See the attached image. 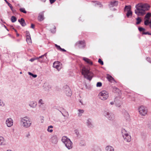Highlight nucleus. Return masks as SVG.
<instances>
[{
  "label": "nucleus",
  "mask_w": 151,
  "mask_h": 151,
  "mask_svg": "<svg viewBox=\"0 0 151 151\" xmlns=\"http://www.w3.org/2000/svg\"><path fill=\"white\" fill-rule=\"evenodd\" d=\"M103 114L109 120H113L114 119V115L109 111H104L103 113Z\"/></svg>",
  "instance_id": "6"
},
{
  "label": "nucleus",
  "mask_w": 151,
  "mask_h": 151,
  "mask_svg": "<svg viewBox=\"0 0 151 151\" xmlns=\"http://www.w3.org/2000/svg\"><path fill=\"white\" fill-rule=\"evenodd\" d=\"M124 140L128 142H130L131 140V137L129 136L124 138Z\"/></svg>",
  "instance_id": "30"
},
{
  "label": "nucleus",
  "mask_w": 151,
  "mask_h": 151,
  "mask_svg": "<svg viewBox=\"0 0 151 151\" xmlns=\"http://www.w3.org/2000/svg\"><path fill=\"white\" fill-rule=\"evenodd\" d=\"M86 124L89 128H92L94 127V125L92 122V120L90 119H89L87 120Z\"/></svg>",
  "instance_id": "13"
},
{
  "label": "nucleus",
  "mask_w": 151,
  "mask_h": 151,
  "mask_svg": "<svg viewBox=\"0 0 151 151\" xmlns=\"http://www.w3.org/2000/svg\"><path fill=\"white\" fill-rule=\"evenodd\" d=\"M6 124L8 127H10L13 124V120L11 118L7 119Z\"/></svg>",
  "instance_id": "12"
},
{
  "label": "nucleus",
  "mask_w": 151,
  "mask_h": 151,
  "mask_svg": "<svg viewBox=\"0 0 151 151\" xmlns=\"http://www.w3.org/2000/svg\"><path fill=\"white\" fill-rule=\"evenodd\" d=\"M20 119L21 124L23 127L27 128L31 126L32 122L30 119L27 116L21 118Z\"/></svg>",
  "instance_id": "2"
},
{
  "label": "nucleus",
  "mask_w": 151,
  "mask_h": 151,
  "mask_svg": "<svg viewBox=\"0 0 151 151\" xmlns=\"http://www.w3.org/2000/svg\"><path fill=\"white\" fill-rule=\"evenodd\" d=\"M5 145V142L3 137H0V145Z\"/></svg>",
  "instance_id": "25"
},
{
  "label": "nucleus",
  "mask_w": 151,
  "mask_h": 151,
  "mask_svg": "<svg viewBox=\"0 0 151 151\" xmlns=\"http://www.w3.org/2000/svg\"><path fill=\"white\" fill-rule=\"evenodd\" d=\"M99 98L101 100H105L109 97V93L105 90L101 91L99 94Z\"/></svg>",
  "instance_id": "5"
},
{
  "label": "nucleus",
  "mask_w": 151,
  "mask_h": 151,
  "mask_svg": "<svg viewBox=\"0 0 151 151\" xmlns=\"http://www.w3.org/2000/svg\"><path fill=\"white\" fill-rule=\"evenodd\" d=\"M37 105V103L36 102H34V101H32L31 102L30 104H29V106L32 108H35Z\"/></svg>",
  "instance_id": "23"
},
{
  "label": "nucleus",
  "mask_w": 151,
  "mask_h": 151,
  "mask_svg": "<svg viewBox=\"0 0 151 151\" xmlns=\"http://www.w3.org/2000/svg\"><path fill=\"white\" fill-rule=\"evenodd\" d=\"M44 19V12L40 13L38 17V19L40 21H42Z\"/></svg>",
  "instance_id": "14"
},
{
  "label": "nucleus",
  "mask_w": 151,
  "mask_h": 151,
  "mask_svg": "<svg viewBox=\"0 0 151 151\" xmlns=\"http://www.w3.org/2000/svg\"><path fill=\"white\" fill-rule=\"evenodd\" d=\"M60 63L59 61H55L53 63V67L56 68L58 70H59L60 69Z\"/></svg>",
  "instance_id": "11"
},
{
  "label": "nucleus",
  "mask_w": 151,
  "mask_h": 151,
  "mask_svg": "<svg viewBox=\"0 0 151 151\" xmlns=\"http://www.w3.org/2000/svg\"><path fill=\"white\" fill-rule=\"evenodd\" d=\"M40 1L43 2H45L46 0H40Z\"/></svg>",
  "instance_id": "60"
},
{
  "label": "nucleus",
  "mask_w": 151,
  "mask_h": 151,
  "mask_svg": "<svg viewBox=\"0 0 151 151\" xmlns=\"http://www.w3.org/2000/svg\"><path fill=\"white\" fill-rule=\"evenodd\" d=\"M2 27H4L5 28H6V26L5 25H4V24H2Z\"/></svg>",
  "instance_id": "61"
},
{
  "label": "nucleus",
  "mask_w": 151,
  "mask_h": 151,
  "mask_svg": "<svg viewBox=\"0 0 151 151\" xmlns=\"http://www.w3.org/2000/svg\"><path fill=\"white\" fill-rule=\"evenodd\" d=\"M17 20V18L14 16H12L11 18V21L12 22H15Z\"/></svg>",
  "instance_id": "33"
},
{
  "label": "nucleus",
  "mask_w": 151,
  "mask_h": 151,
  "mask_svg": "<svg viewBox=\"0 0 151 151\" xmlns=\"http://www.w3.org/2000/svg\"><path fill=\"white\" fill-rule=\"evenodd\" d=\"M131 11V6L130 5L126 6L124 9V12H128Z\"/></svg>",
  "instance_id": "24"
},
{
  "label": "nucleus",
  "mask_w": 151,
  "mask_h": 151,
  "mask_svg": "<svg viewBox=\"0 0 151 151\" xmlns=\"http://www.w3.org/2000/svg\"><path fill=\"white\" fill-rule=\"evenodd\" d=\"M26 41L29 44H30L31 43V39L30 37H26Z\"/></svg>",
  "instance_id": "28"
},
{
  "label": "nucleus",
  "mask_w": 151,
  "mask_h": 151,
  "mask_svg": "<svg viewBox=\"0 0 151 151\" xmlns=\"http://www.w3.org/2000/svg\"><path fill=\"white\" fill-rule=\"evenodd\" d=\"M97 5H99V6L100 7H102V4L99 2H96V3L94 5V6H96Z\"/></svg>",
  "instance_id": "40"
},
{
  "label": "nucleus",
  "mask_w": 151,
  "mask_h": 151,
  "mask_svg": "<svg viewBox=\"0 0 151 151\" xmlns=\"http://www.w3.org/2000/svg\"><path fill=\"white\" fill-rule=\"evenodd\" d=\"M130 136L127 133H127H126L125 134H124V135H123V137L124 138H125L127 137H128V136Z\"/></svg>",
  "instance_id": "50"
},
{
  "label": "nucleus",
  "mask_w": 151,
  "mask_h": 151,
  "mask_svg": "<svg viewBox=\"0 0 151 151\" xmlns=\"http://www.w3.org/2000/svg\"><path fill=\"white\" fill-rule=\"evenodd\" d=\"M118 2L117 1H111L109 5V6L110 7L116 6L118 5Z\"/></svg>",
  "instance_id": "16"
},
{
  "label": "nucleus",
  "mask_w": 151,
  "mask_h": 151,
  "mask_svg": "<svg viewBox=\"0 0 151 151\" xmlns=\"http://www.w3.org/2000/svg\"><path fill=\"white\" fill-rule=\"evenodd\" d=\"M146 60L148 61L149 62L151 63V61H150V59L149 57H147L146 59Z\"/></svg>",
  "instance_id": "52"
},
{
  "label": "nucleus",
  "mask_w": 151,
  "mask_h": 151,
  "mask_svg": "<svg viewBox=\"0 0 151 151\" xmlns=\"http://www.w3.org/2000/svg\"><path fill=\"white\" fill-rule=\"evenodd\" d=\"M30 134L29 132H28V134L26 135V137H29L30 136Z\"/></svg>",
  "instance_id": "57"
},
{
  "label": "nucleus",
  "mask_w": 151,
  "mask_h": 151,
  "mask_svg": "<svg viewBox=\"0 0 151 151\" xmlns=\"http://www.w3.org/2000/svg\"><path fill=\"white\" fill-rule=\"evenodd\" d=\"M110 104L111 105H113L114 104V102L113 101H112L110 102Z\"/></svg>",
  "instance_id": "62"
},
{
  "label": "nucleus",
  "mask_w": 151,
  "mask_h": 151,
  "mask_svg": "<svg viewBox=\"0 0 151 151\" xmlns=\"http://www.w3.org/2000/svg\"><path fill=\"white\" fill-rule=\"evenodd\" d=\"M78 116H82V114L84 112V110L83 109H79L78 110Z\"/></svg>",
  "instance_id": "26"
},
{
  "label": "nucleus",
  "mask_w": 151,
  "mask_h": 151,
  "mask_svg": "<svg viewBox=\"0 0 151 151\" xmlns=\"http://www.w3.org/2000/svg\"><path fill=\"white\" fill-rule=\"evenodd\" d=\"M83 60H84L85 62H86L89 65H93L92 62L88 58L85 57H83Z\"/></svg>",
  "instance_id": "17"
},
{
  "label": "nucleus",
  "mask_w": 151,
  "mask_h": 151,
  "mask_svg": "<svg viewBox=\"0 0 151 151\" xmlns=\"http://www.w3.org/2000/svg\"><path fill=\"white\" fill-rule=\"evenodd\" d=\"M38 104H40L39 106H40L41 105H43L44 104V102L42 99H40L38 101Z\"/></svg>",
  "instance_id": "34"
},
{
  "label": "nucleus",
  "mask_w": 151,
  "mask_h": 151,
  "mask_svg": "<svg viewBox=\"0 0 151 151\" xmlns=\"http://www.w3.org/2000/svg\"><path fill=\"white\" fill-rule=\"evenodd\" d=\"M18 21L22 26L24 27L26 25V24L25 23L24 20L23 18H21L20 19H19Z\"/></svg>",
  "instance_id": "19"
},
{
  "label": "nucleus",
  "mask_w": 151,
  "mask_h": 151,
  "mask_svg": "<svg viewBox=\"0 0 151 151\" xmlns=\"http://www.w3.org/2000/svg\"><path fill=\"white\" fill-rule=\"evenodd\" d=\"M121 132L122 136L124 135V134H125L127 132V131L124 129L123 128L122 129Z\"/></svg>",
  "instance_id": "39"
},
{
  "label": "nucleus",
  "mask_w": 151,
  "mask_h": 151,
  "mask_svg": "<svg viewBox=\"0 0 151 151\" xmlns=\"http://www.w3.org/2000/svg\"><path fill=\"white\" fill-rule=\"evenodd\" d=\"M138 29L139 32H142V34L148 35H151V33L148 32H144L145 30V29Z\"/></svg>",
  "instance_id": "20"
},
{
  "label": "nucleus",
  "mask_w": 151,
  "mask_h": 151,
  "mask_svg": "<svg viewBox=\"0 0 151 151\" xmlns=\"http://www.w3.org/2000/svg\"><path fill=\"white\" fill-rule=\"evenodd\" d=\"M95 151H101L100 148H98Z\"/></svg>",
  "instance_id": "59"
},
{
  "label": "nucleus",
  "mask_w": 151,
  "mask_h": 151,
  "mask_svg": "<svg viewBox=\"0 0 151 151\" xmlns=\"http://www.w3.org/2000/svg\"><path fill=\"white\" fill-rule=\"evenodd\" d=\"M105 149L107 151H114V149L113 147L110 146H107Z\"/></svg>",
  "instance_id": "22"
},
{
  "label": "nucleus",
  "mask_w": 151,
  "mask_h": 151,
  "mask_svg": "<svg viewBox=\"0 0 151 151\" xmlns=\"http://www.w3.org/2000/svg\"><path fill=\"white\" fill-rule=\"evenodd\" d=\"M61 141L65 145L66 147L69 150L71 149L73 147V143L70 139L66 136L62 137Z\"/></svg>",
  "instance_id": "4"
},
{
  "label": "nucleus",
  "mask_w": 151,
  "mask_h": 151,
  "mask_svg": "<svg viewBox=\"0 0 151 151\" xmlns=\"http://www.w3.org/2000/svg\"><path fill=\"white\" fill-rule=\"evenodd\" d=\"M62 114L63 115L64 117H65L66 116H68V112H66V115H65L63 113V112H61Z\"/></svg>",
  "instance_id": "46"
},
{
  "label": "nucleus",
  "mask_w": 151,
  "mask_h": 151,
  "mask_svg": "<svg viewBox=\"0 0 151 151\" xmlns=\"http://www.w3.org/2000/svg\"><path fill=\"white\" fill-rule=\"evenodd\" d=\"M47 53H46L44 55H42L41 56H40L39 57H37V59H38L40 58H42L44 56H45L46 57Z\"/></svg>",
  "instance_id": "43"
},
{
  "label": "nucleus",
  "mask_w": 151,
  "mask_h": 151,
  "mask_svg": "<svg viewBox=\"0 0 151 151\" xmlns=\"http://www.w3.org/2000/svg\"><path fill=\"white\" fill-rule=\"evenodd\" d=\"M55 46L56 47L58 50H60L61 48L59 45H58L57 44H55Z\"/></svg>",
  "instance_id": "45"
},
{
  "label": "nucleus",
  "mask_w": 151,
  "mask_h": 151,
  "mask_svg": "<svg viewBox=\"0 0 151 151\" xmlns=\"http://www.w3.org/2000/svg\"><path fill=\"white\" fill-rule=\"evenodd\" d=\"M75 45L80 49H84L86 46V43L85 40H79L77 41Z\"/></svg>",
  "instance_id": "7"
},
{
  "label": "nucleus",
  "mask_w": 151,
  "mask_h": 151,
  "mask_svg": "<svg viewBox=\"0 0 151 151\" xmlns=\"http://www.w3.org/2000/svg\"><path fill=\"white\" fill-rule=\"evenodd\" d=\"M79 145L81 146H85L86 144L84 141L83 140H81L79 143Z\"/></svg>",
  "instance_id": "31"
},
{
  "label": "nucleus",
  "mask_w": 151,
  "mask_h": 151,
  "mask_svg": "<svg viewBox=\"0 0 151 151\" xmlns=\"http://www.w3.org/2000/svg\"><path fill=\"white\" fill-rule=\"evenodd\" d=\"M19 35L18 34V33L17 34V37L19 36Z\"/></svg>",
  "instance_id": "63"
},
{
  "label": "nucleus",
  "mask_w": 151,
  "mask_h": 151,
  "mask_svg": "<svg viewBox=\"0 0 151 151\" xmlns=\"http://www.w3.org/2000/svg\"><path fill=\"white\" fill-rule=\"evenodd\" d=\"M124 117L127 121H129L130 120L129 115L127 111H125L124 113Z\"/></svg>",
  "instance_id": "21"
},
{
  "label": "nucleus",
  "mask_w": 151,
  "mask_h": 151,
  "mask_svg": "<svg viewBox=\"0 0 151 151\" xmlns=\"http://www.w3.org/2000/svg\"><path fill=\"white\" fill-rule=\"evenodd\" d=\"M98 62L101 65H104V63L103 61L100 58L99 59Z\"/></svg>",
  "instance_id": "41"
},
{
  "label": "nucleus",
  "mask_w": 151,
  "mask_h": 151,
  "mask_svg": "<svg viewBox=\"0 0 151 151\" xmlns=\"http://www.w3.org/2000/svg\"><path fill=\"white\" fill-rule=\"evenodd\" d=\"M85 87H86V89H88V86H87V84H86V83H85Z\"/></svg>",
  "instance_id": "58"
},
{
  "label": "nucleus",
  "mask_w": 151,
  "mask_h": 151,
  "mask_svg": "<svg viewBox=\"0 0 151 151\" xmlns=\"http://www.w3.org/2000/svg\"><path fill=\"white\" fill-rule=\"evenodd\" d=\"M102 83L100 82H98L97 83L96 86L97 87H100L102 86Z\"/></svg>",
  "instance_id": "44"
},
{
  "label": "nucleus",
  "mask_w": 151,
  "mask_h": 151,
  "mask_svg": "<svg viewBox=\"0 0 151 151\" xmlns=\"http://www.w3.org/2000/svg\"><path fill=\"white\" fill-rule=\"evenodd\" d=\"M55 1V0H50V3L51 4L53 3Z\"/></svg>",
  "instance_id": "54"
},
{
  "label": "nucleus",
  "mask_w": 151,
  "mask_h": 151,
  "mask_svg": "<svg viewBox=\"0 0 151 151\" xmlns=\"http://www.w3.org/2000/svg\"><path fill=\"white\" fill-rule=\"evenodd\" d=\"M107 78L108 80L110 82H111L112 80H114V78L110 76H108L107 77Z\"/></svg>",
  "instance_id": "35"
},
{
  "label": "nucleus",
  "mask_w": 151,
  "mask_h": 151,
  "mask_svg": "<svg viewBox=\"0 0 151 151\" xmlns=\"http://www.w3.org/2000/svg\"><path fill=\"white\" fill-rule=\"evenodd\" d=\"M35 25L34 24H31V27L32 28H33L35 27Z\"/></svg>",
  "instance_id": "56"
},
{
  "label": "nucleus",
  "mask_w": 151,
  "mask_h": 151,
  "mask_svg": "<svg viewBox=\"0 0 151 151\" xmlns=\"http://www.w3.org/2000/svg\"><path fill=\"white\" fill-rule=\"evenodd\" d=\"M139 111L141 115L142 116L145 115L147 112V109L144 106H141L139 108Z\"/></svg>",
  "instance_id": "10"
},
{
  "label": "nucleus",
  "mask_w": 151,
  "mask_h": 151,
  "mask_svg": "<svg viewBox=\"0 0 151 151\" xmlns=\"http://www.w3.org/2000/svg\"><path fill=\"white\" fill-rule=\"evenodd\" d=\"M6 3L8 4V5L10 7V8L11 9V10L13 12H14V10H13V7L11 4L10 3L8 2L6 0H5Z\"/></svg>",
  "instance_id": "29"
},
{
  "label": "nucleus",
  "mask_w": 151,
  "mask_h": 151,
  "mask_svg": "<svg viewBox=\"0 0 151 151\" xmlns=\"http://www.w3.org/2000/svg\"><path fill=\"white\" fill-rule=\"evenodd\" d=\"M30 37V33L28 31H27L26 32V37Z\"/></svg>",
  "instance_id": "47"
},
{
  "label": "nucleus",
  "mask_w": 151,
  "mask_h": 151,
  "mask_svg": "<svg viewBox=\"0 0 151 151\" xmlns=\"http://www.w3.org/2000/svg\"><path fill=\"white\" fill-rule=\"evenodd\" d=\"M151 16V14L150 13H147L145 17V18L147 19L145 20L144 22L146 26H149L150 28H151V20L150 21L149 19Z\"/></svg>",
  "instance_id": "8"
},
{
  "label": "nucleus",
  "mask_w": 151,
  "mask_h": 151,
  "mask_svg": "<svg viewBox=\"0 0 151 151\" xmlns=\"http://www.w3.org/2000/svg\"><path fill=\"white\" fill-rule=\"evenodd\" d=\"M55 29H51L50 30V31L51 32L54 33H55L56 31Z\"/></svg>",
  "instance_id": "49"
},
{
  "label": "nucleus",
  "mask_w": 151,
  "mask_h": 151,
  "mask_svg": "<svg viewBox=\"0 0 151 151\" xmlns=\"http://www.w3.org/2000/svg\"><path fill=\"white\" fill-rule=\"evenodd\" d=\"M116 106L118 107H120L121 106V104L119 103H116Z\"/></svg>",
  "instance_id": "51"
},
{
  "label": "nucleus",
  "mask_w": 151,
  "mask_h": 151,
  "mask_svg": "<svg viewBox=\"0 0 151 151\" xmlns=\"http://www.w3.org/2000/svg\"><path fill=\"white\" fill-rule=\"evenodd\" d=\"M53 127V126L51 125L48 126L47 129V131L50 132H52L53 130L52 129H50V130H49V129L52 128Z\"/></svg>",
  "instance_id": "37"
},
{
  "label": "nucleus",
  "mask_w": 151,
  "mask_h": 151,
  "mask_svg": "<svg viewBox=\"0 0 151 151\" xmlns=\"http://www.w3.org/2000/svg\"><path fill=\"white\" fill-rule=\"evenodd\" d=\"M19 10L21 12H23L24 13L26 14L27 13V11L25 10V9L24 8H20L19 9Z\"/></svg>",
  "instance_id": "36"
},
{
  "label": "nucleus",
  "mask_w": 151,
  "mask_h": 151,
  "mask_svg": "<svg viewBox=\"0 0 151 151\" xmlns=\"http://www.w3.org/2000/svg\"><path fill=\"white\" fill-rule=\"evenodd\" d=\"M138 28H139V29H140V28H143L142 27H139Z\"/></svg>",
  "instance_id": "64"
},
{
  "label": "nucleus",
  "mask_w": 151,
  "mask_h": 151,
  "mask_svg": "<svg viewBox=\"0 0 151 151\" xmlns=\"http://www.w3.org/2000/svg\"><path fill=\"white\" fill-rule=\"evenodd\" d=\"M150 6L147 4L139 3L135 6L136 9L135 10V13L138 16H143L145 14V12L148 10Z\"/></svg>",
  "instance_id": "1"
},
{
  "label": "nucleus",
  "mask_w": 151,
  "mask_h": 151,
  "mask_svg": "<svg viewBox=\"0 0 151 151\" xmlns=\"http://www.w3.org/2000/svg\"><path fill=\"white\" fill-rule=\"evenodd\" d=\"M4 105L3 102L1 100H0V106H3Z\"/></svg>",
  "instance_id": "48"
},
{
  "label": "nucleus",
  "mask_w": 151,
  "mask_h": 151,
  "mask_svg": "<svg viewBox=\"0 0 151 151\" xmlns=\"http://www.w3.org/2000/svg\"><path fill=\"white\" fill-rule=\"evenodd\" d=\"M60 51H62V52H66V50L65 49H63V48H61V49Z\"/></svg>",
  "instance_id": "55"
},
{
  "label": "nucleus",
  "mask_w": 151,
  "mask_h": 151,
  "mask_svg": "<svg viewBox=\"0 0 151 151\" xmlns=\"http://www.w3.org/2000/svg\"><path fill=\"white\" fill-rule=\"evenodd\" d=\"M51 141L53 144H56L58 141L57 136L56 135L53 136L51 138Z\"/></svg>",
  "instance_id": "15"
},
{
  "label": "nucleus",
  "mask_w": 151,
  "mask_h": 151,
  "mask_svg": "<svg viewBox=\"0 0 151 151\" xmlns=\"http://www.w3.org/2000/svg\"><path fill=\"white\" fill-rule=\"evenodd\" d=\"M81 73L84 76V78L87 80L91 81L92 79V73L89 71L88 68L84 67L82 70Z\"/></svg>",
  "instance_id": "3"
},
{
  "label": "nucleus",
  "mask_w": 151,
  "mask_h": 151,
  "mask_svg": "<svg viewBox=\"0 0 151 151\" xmlns=\"http://www.w3.org/2000/svg\"><path fill=\"white\" fill-rule=\"evenodd\" d=\"M28 74L32 76V77H33V78H36L37 77V75H36V74H33L32 73L30 72H28Z\"/></svg>",
  "instance_id": "38"
},
{
  "label": "nucleus",
  "mask_w": 151,
  "mask_h": 151,
  "mask_svg": "<svg viewBox=\"0 0 151 151\" xmlns=\"http://www.w3.org/2000/svg\"><path fill=\"white\" fill-rule=\"evenodd\" d=\"M63 91L67 96H70L72 95V92L68 86L65 85L63 87Z\"/></svg>",
  "instance_id": "9"
},
{
  "label": "nucleus",
  "mask_w": 151,
  "mask_h": 151,
  "mask_svg": "<svg viewBox=\"0 0 151 151\" xmlns=\"http://www.w3.org/2000/svg\"><path fill=\"white\" fill-rule=\"evenodd\" d=\"M36 59H37V58H32L30 60V61H31V62H33L34 60H35Z\"/></svg>",
  "instance_id": "53"
},
{
  "label": "nucleus",
  "mask_w": 151,
  "mask_h": 151,
  "mask_svg": "<svg viewBox=\"0 0 151 151\" xmlns=\"http://www.w3.org/2000/svg\"><path fill=\"white\" fill-rule=\"evenodd\" d=\"M136 20L137 22H136V24H139L142 21L141 18L139 17H138L137 18H136Z\"/></svg>",
  "instance_id": "32"
},
{
  "label": "nucleus",
  "mask_w": 151,
  "mask_h": 151,
  "mask_svg": "<svg viewBox=\"0 0 151 151\" xmlns=\"http://www.w3.org/2000/svg\"><path fill=\"white\" fill-rule=\"evenodd\" d=\"M132 12L131 11L127 12V13L126 14V16L127 17L129 18L132 17Z\"/></svg>",
  "instance_id": "27"
},
{
  "label": "nucleus",
  "mask_w": 151,
  "mask_h": 151,
  "mask_svg": "<svg viewBox=\"0 0 151 151\" xmlns=\"http://www.w3.org/2000/svg\"><path fill=\"white\" fill-rule=\"evenodd\" d=\"M75 132L77 136H78L79 135V132L77 129H75L74 131Z\"/></svg>",
  "instance_id": "42"
},
{
  "label": "nucleus",
  "mask_w": 151,
  "mask_h": 151,
  "mask_svg": "<svg viewBox=\"0 0 151 151\" xmlns=\"http://www.w3.org/2000/svg\"><path fill=\"white\" fill-rule=\"evenodd\" d=\"M113 91L114 93H118V94L119 95L121 93L119 89L117 88V87L114 86L113 87Z\"/></svg>",
  "instance_id": "18"
}]
</instances>
